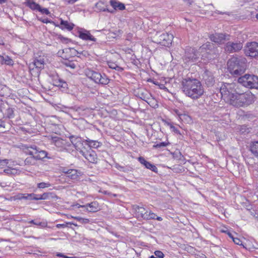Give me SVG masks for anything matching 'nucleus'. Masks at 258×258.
Listing matches in <instances>:
<instances>
[{"label":"nucleus","mask_w":258,"mask_h":258,"mask_svg":"<svg viewBox=\"0 0 258 258\" xmlns=\"http://www.w3.org/2000/svg\"><path fill=\"white\" fill-rule=\"evenodd\" d=\"M234 85L224 84L220 87V92L224 100L236 107L249 105L254 102L255 96L251 93H237L233 88Z\"/></svg>","instance_id":"f257e3e1"},{"label":"nucleus","mask_w":258,"mask_h":258,"mask_svg":"<svg viewBox=\"0 0 258 258\" xmlns=\"http://www.w3.org/2000/svg\"><path fill=\"white\" fill-rule=\"evenodd\" d=\"M181 86L184 94L194 100L200 98L204 93L201 82L197 79H183L181 82Z\"/></svg>","instance_id":"f03ea898"},{"label":"nucleus","mask_w":258,"mask_h":258,"mask_svg":"<svg viewBox=\"0 0 258 258\" xmlns=\"http://www.w3.org/2000/svg\"><path fill=\"white\" fill-rule=\"evenodd\" d=\"M229 72L234 76L242 75L246 69V59L242 56H233L227 62Z\"/></svg>","instance_id":"7ed1b4c3"},{"label":"nucleus","mask_w":258,"mask_h":258,"mask_svg":"<svg viewBox=\"0 0 258 258\" xmlns=\"http://www.w3.org/2000/svg\"><path fill=\"white\" fill-rule=\"evenodd\" d=\"M199 52L201 53L202 57L203 59L209 60L214 59L219 55L218 47L211 42L204 44L200 47Z\"/></svg>","instance_id":"20e7f679"},{"label":"nucleus","mask_w":258,"mask_h":258,"mask_svg":"<svg viewBox=\"0 0 258 258\" xmlns=\"http://www.w3.org/2000/svg\"><path fill=\"white\" fill-rule=\"evenodd\" d=\"M173 36L168 33L157 32L153 37V41L162 46L169 47L172 43Z\"/></svg>","instance_id":"39448f33"},{"label":"nucleus","mask_w":258,"mask_h":258,"mask_svg":"<svg viewBox=\"0 0 258 258\" xmlns=\"http://www.w3.org/2000/svg\"><path fill=\"white\" fill-rule=\"evenodd\" d=\"M86 74L88 78L96 84L107 85L110 81V79L104 73L101 74L93 70H88Z\"/></svg>","instance_id":"423d86ee"},{"label":"nucleus","mask_w":258,"mask_h":258,"mask_svg":"<svg viewBox=\"0 0 258 258\" xmlns=\"http://www.w3.org/2000/svg\"><path fill=\"white\" fill-rule=\"evenodd\" d=\"M230 36L226 33H215L209 36L210 39L213 42L221 45L226 41L230 40Z\"/></svg>","instance_id":"0eeeda50"},{"label":"nucleus","mask_w":258,"mask_h":258,"mask_svg":"<svg viewBox=\"0 0 258 258\" xmlns=\"http://www.w3.org/2000/svg\"><path fill=\"white\" fill-rule=\"evenodd\" d=\"M244 53L246 55L251 57L258 58V43L255 42L247 43Z\"/></svg>","instance_id":"6e6552de"},{"label":"nucleus","mask_w":258,"mask_h":258,"mask_svg":"<svg viewBox=\"0 0 258 258\" xmlns=\"http://www.w3.org/2000/svg\"><path fill=\"white\" fill-rule=\"evenodd\" d=\"M243 47V44L240 41H228L224 45V50L227 53H231L239 51Z\"/></svg>","instance_id":"1a4fd4ad"},{"label":"nucleus","mask_w":258,"mask_h":258,"mask_svg":"<svg viewBox=\"0 0 258 258\" xmlns=\"http://www.w3.org/2000/svg\"><path fill=\"white\" fill-rule=\"evenodd\" d=\"M200 54L196 49L192 48H189L186 49L184 55V60L186 61H191L192 62L197 60Z\"/></svg>","instance_id":"9d476101"},{"label":"nucleus","mask_w":258,"mask_h":258,"mask_svg":"<svg viewBox=\"0 0 258 258\" xmlns=\"http://www.w3.org/2000/svg\"><path fill=\"white\" fill-rule=\"evenodd\" d=\"M80 154L84 156L89 162L92 163L97 162V156L96 152L90 149L87 151L80 150Z\"/></svg>","instance_id":"9b49d317"},{"label":"nucleus","mask_w":258,"mask_h":258,"mask_svg":"<svg viewBox=\"0 0 258 258\" xmlns=\"http://www.w3.org/2000/svg\"><path fill=\"white\" fill-rule=\"evenodd\" d=\"M203 80L208 87L213 86L215 83V79L213 73L208 70H206L203 73Z\"/></svg>","instance_id":"f8f14e48"},{"label":"nucleus","mask_w":258,"mask_h":258,"mask_svg":"<svg viewBox=\"0 0 258 258\" xmlns=\"http://www.w3.org/2000/svg\"><path fill=\"white\" fill-rule=\"evenodd\" d=\"M52 143L54 145L60 149H65L67 147L70 146L69 143L67 141L62 139L61 138L55 136L52 137Z\"/></svg>","instance_id":"ddd939ff"},{"label":"nucleus","mask_w":258,"mask_h":258,"mask_svg":"<svg viewBox=\"0 0 258 258\" xmlns=\"http://www.w3.org/2000/svg\"><path fill=\"white\" fill-rule=\"evenodd\" d=\"M79 207L84 208L87 211L92 213L96 212L100 209L99 204L96 201H94L84 205H80Z\"/></svg>","instance_id":"4468645a"},{"label":"nucleus","mask_w":258,"mask_h":258,"mask_svg":"<svg viewBox=\"0 0 258 258\" xmlns=\"http://www.w3.org/2000/svg\"><path fill=\"white\" fill-rule=\"evenodd\" d=\"M79 37L84 40H91L95 42L96 39L91 34L89 31L81 29L78 31Z\"/></svg>","instance_id":"2eb2a0df"},{"label":"nucleus","mask_w":258,"mask_h":258,"mask_svg":"<svg viewBox=\"0 0 258 258\" xmlns=\"http://www.w3.org/2000/svg\"><path fill=\"white\" fill-rule=\"evenodd\" d=\"M69 138L71 142L77 150L80 149V147L83 145V142H85V140L80 137L76 136H71Z\"/></svg>","instance_id":"dca6fc26"},{"label":"nucleus","mask_w":258,"mask_h":258,"mask_svg":"<svg viewBox=\"0 0 258 258\" xmlns=\"http://www.w3.org/2000/svg\"><path fill=\"white\" fill-rule=\"evenodd\" d=\"M46 57L44 56H39L36 57L32 63L34 67L38 69H43L44 68V64Z\"/></svg>","instance_id":"f3484780"},{"label":"nucleus","mask_w":258,"mask_h":258,"mask_svg":"<svg viewBox=\"0 0 258 258\" xmlns=\"http://www.w3.org/2000/svg\"><path fill=\"white\" fill-rule=\"evenodd\" d=\"M138 160L140 162V163L145 166L146 168L150 169L151 171L155 173H157L158 169L156 167V166L154 164H152L150 162L146 161L144 157H139Z\"/></svg>","instance_id":"a211bd4d"},{"label":"nucleus","mask_w":258,"mask_h":258,"mask_svg":"<svg viewBox=\"0 0 258 258\" xmlns=\"http://www.w3.org/2000/svg\"><path fill=\"white\" fill-rule=\"evenodd\" d=\"M31 149H35L36 150V154L35 158L37 160H42L45 158L47 157V153L44 150H41L39 148L37 147L35 145L31 146L30 147Z\"/></svg>","instance_id":"6ab92c4d"},{"label":"nucleus","mask_w":258,"mask_h":258,"mask_svg":"<svg viewBox=\"0 0 258 258\" xmlns=\"http://www.w3.org/2000/svg\"><path fill=\"white\" fill-rule=\"evenodd\" d=\"M137 96L150 104L151 101L149 100L151 99L152 95L148 91L143 90L139 91L138 93Z\"/></svg>","instance_id":"aec40b11"},{"label":"nucleus","mask_w":258,"mask_h":258,"mask_svg":"<svg viewBox=\"0 0 258 258\" xmlns=\"http://www.w3.org/2000/svg\"><path fill=\"white\" fill-rule=\"evenodd\" d=\"M248 88H258V77L254 75H249L248 77Z\"/></svg>","instance_id":"412c9836"},{"label":"nucleus","mask_w":258,"mask_h":258,"mask_svg":"<svg viewBox=\"0 0 258 258\" xmlns=\"http://www.w3.org/2000/svg\"><path fill=\"white\" fill-rule=\"evenodd\" d=\"M136 215L138 218L145 220V217L147 216L148 211L143 207L137 206L135 208Z\"/></svg>","instance_id":"4be33fe9"},{"label":"nucleus","mask_w":258,"mask_h":258,"mask_svg":"<svg viewBox=\"0 0 258 258\" xmlns=\"http://www.w3.org/2000/svg\"><path fill=\"white\" fill-rule=\"evenodd\" d=\"M63 60H62V63L68 68L70 69H75L76 68L77 64V61H75L73 60H69L66 58V56H62Z\"/></svg>","instance_id":"5701e85b"},{"label":"nucleus","mask_w":258,"mask_h":258,"mask_svg":"<svg viewBox=\"0 0 258 258\" xmlns=\"http://www.w3.org/2000/svg\"><path fill=\"white\" fill-rule=\"evenodd\" d=\"M63 172L67 175V176L72 179H77L79 176V173L76 169H63Z\"/></svg>","instance_id":"b1692460"},{"label":"nucleus","mask_w":258,"mask_h":258,"mask_svg":"<svg viewBox=\"0 0 258 258\" xmlns=\"http://www.w3.org/2000/svg\"><path fill=\"white\" fill-rule=\"evenodd\" d=\"M85 142L90 148H92L97 149L102 146V143L101 142L96 140H90L88 138H86L85 140Z\"/></svg>","instance_id":"393cba45"},{"label":"nucleus","mask_w":258,"mask_h":258,"mask_svg":"<svg viewBox=\"0 0 258 258\" xmlns=\"http://www.w3.org/2000/svg\"><path fill=\"white\" fill-rule=\"evenodd\" d=\"M110 4L115 10H123L125 8L124 4L117 1L116 0H111L110 1Z\"/></svg>","instance_id":"a878e982"},{"label":"nucleus","mask_w":258,"mask_h":258,"mask_svg":"<svg viewBox=\"0 0 258 258\" xmlns=\"http://www.w3.org/2000/svg\"><path fill=\"white\" fill-rule=\"evenodd\" d=\"M95 7L97 9V10L100 12H108L110 13H114L113 10L110 11L108 9H107V5H105V4L102 1H99L98 3H97L95 5Z\"/></svg>","instance_id":"bb28decb"},{"label":"nucleus","mask_w":258,"mask_h":258,"mask_svg":"<svg viewBox=\"0 0 258 258\" xmlns=\"http://www.w3.org/2000/svg\"><path fill=\"white\" fill-rule=\"evenodd\" d=\"M60 28L62 29H67L69 31L72 30L74 27V24L73 23H69L67 21H64L62 19H61L60 20Z\"/></svg>","instance_id":"cd10ccee"},{"label":"nucleus","mask_w":258,"mask_h":258,"mask_svg":"<svg viewBox=\"0 0 258 258\" xmlns=\"http://www.w3.org/2000/svg\"><path fill=\"white\" fill-rule=\"evenodd\" d=\"M249 74H245L238 79V82L242 86L248 88Z\"/></svg>","instance_id":"c85d7f7f"},{"label":"nucleus","mask_w":258,"mask_h":258,"mask_svg":"<svg viewBox=\"0 0 258 258\" xmlns=\"http://www.w3.org/2000/svg\"><path fill=\"white\" fill-rule=\"evenodd\" d=\"M58 199V197L54 195V194L52 192H45L43 193L42 195H40V198L42 200H46V199Z\"/></svg>","instance_id":"c756f323"},{"label":"nucleus","mask_w":258,"mask_h":258,"mask_svg":"<svg viewBox=\"0 0 258 258\" xmlns=\"http://www.w3.org/2000/svg\"><path fill=\"white\" fill-rule=\"evenodd\" d=\"M26 4V6L29 7L32 10H37L39 11V10L40 8V6L34 2L28 1Z\"/></svg>","instance_id":"7c9ffc66"},{"label":"nucleus","mask_w":258,"mask_h":258,"mask_svg":"<svg viewBox=\"0 0 258 258\" xmlns=\"http://www.w3.org/2000/svg\"><path fill=\"white\" fill-rule=\"evenodd\" d=\"M0 61L2 63H5L7 65L12 66L13 64V60L9 56L4 57L0 55Z\"/></svg>","instance_id":"2f4dec72"},{"label":"nucleus","mask_w":258,"mask_h":258,"mask_svg":"<svg viewBox=\"0 0 258 258\" xmlns=\"http://www.w3.org/2000/svg\"><path fill=\"white\" fill-rule=\"evenodd\" d=\"M250 151L256 157H258V141L254 142L250 146Z\"/></svg>","instance_id":"473e14b6"},{"label":"nucleus","mask_w":258,"mask_h":258,"mask_svg":"<svg viewBox=\"0 0 258 258\" xmlns=\"http://www.w3.org/2000/svg\"><path fill=\"white\" fill-rule=\"evenodd\" d=\"M115 167L119 171L124 172H128L129 171H131L133 169V168L130 166H122L117 163L115 164Z\"/></svg>","instance_id":"72a5a7b5"},{"label":"nucleus","mask_w":258,"mask_h":258,"mask_svg":"<svg viewBox=\"0 0 258 258\" xmlns=\"http://www.w3.org/2000/svg\"><path fill=\"white\" fill-rule=\"evenodd\" d=\"M36 159L35 157H28L24 161L25 165H34L36 164Z\"/></svg>","instance_id":"f704fd0d"},{"label":"nucleus","mask_w":258,"mask_h":258,"mask_svg":"<svg viewBox=\"0 0 258 258\" xmlns=\"http://www.w3.org/2000/svg\"><path fill=\"white\" fill-rule=\"evenodd\" d=\"M57 86L59 87L62 88V91H66L68 89V84L67 83L61 80H59L58 82H57Z\"/></svg>","instance_id":"c9c22d12"},{"label":"nucleus","mask_w":258,"mask_h":258,"mask_svg":"<svg viewBox=\"0 0 258 258\" xmlns=\"http://www.w3.org/2000/svg\"><path fill=\"white\" fill-rule=\"evenodd\" d=\"M6 116L8 118H13L14 117V111L13 108H9L6 110Z\"/></svg>","instance_id":"e433bc0d"},{"label":"nucleus","mask_w":258,"mask_h":258,"mask_svg":"<svg viewBox=\"0 0 258 258\" xmlns=\"http://www.w3.org/2000/svg\"><path fill=\"white\" fill-rule=\"evenodd\" d=\"M170 143L169 142H160L159 143H157L153 145L154 148H163L166 147L167 145H169Z\"/></svg>","instance_id":"4c0bfd02"},{"label":"nucleus","mask_w":258,"mask_h":258,"mask_svg":"<svg viewBox=\"0 0 258 258\" xmlns=\"http://www.w3.org/2000/svg\"><path fill=\"white\" fill-rule=\"evenodd\" d=\"M72 218L80 222L82 224H87L90 222L89 219L83 218L81 217H72Z\"/></svg>","instance_id":"58836bf2"},{"label":"nucleus","mask_w":258,"mask_h":258,"mask_svg":"<svg viewBox=\"0 0 258 258\" xmlns=\"http://www.w3.org/2000/svg\"><path fill=\"white\" fill-rule=\"evenodd\" d=\"M29 223L40 226L41 227H45L47 226V223L44 222H42L32 220L30 221Z\"/></svg>","instance_id":"ea45409f"},{"label":"nucleus","mask_w":258,"mask_h":258,"mask_svg":"<svg viewBox=\"0 0 258 258\" xmlns=\"http://www.w3.org/2000/svg\"><path fill=\"white\" fill-rule=\"evenodd\" d=\"M108 66L110 68L114 69L118 71H122L123 70L121 67L118 66L116 63L112 62H108Z\"/></svg>","instance_id":"a19ab883"},{"label":"nucleus","mask_w":258,"mask_h":258,"mask_svg":"<svg viewBox=\"0 0 258 258\" xmlns=\"http://www.w3.org/2000/svg\"><path fill=\"white\" fill-rule=\"evenodd\" d=\"M156 217H157V215L155 213L150 211L147 213V216L146 217H145V220H148L151 219H155Z\"/></svg>","instance_id":"79ce46f5"},{"label":"nucleus","mask_w":258,"mask_h":258,"mask_svg":"<svg viewBox=\"0 0 258 258\" xmlns=\"http://www.w3.org/2000/svg\"><path fill=\"white\" fill-rule=\"evenodd\" d=\"M30 146L28 147L27 151L26 152L27 154L30 155V157H35L36 156V154L37 153L36 150L35 149H31Z\"/></svg>","instance_id":"37998d69"},{"label":"nucleus","mask_w":258,"mask_h":258,"mask_svg":"<svg viewBox=\"0 0 258 258\" xmlns=\"http://www.w3.org/2000/svg\"><path fill=\"white\" fill-rule=\"evenodd\" d=\"M50 186V184L49 182H40L37 184V187L39 188H44L45 187H48Z\"/></svg>","instance_id":"c03bdc74"},{"label":"nucleus","mask_w":258,"mask_h":258,"mask_svg":"<svg viewBox=\"0 0 258 258\" xmlns=\"http://www.w3.org/2000/svg\"><path fill=\"white\" fill-rule=\"evenodd\" d=\"M72 224H73V225H74L76 226H77V224H74V223H71V222H68V223H66L65 224H57L56 227L57 228H65V227H68L69 225H72Z\"/></svg>","instance_id":"a18cd8bd"},{"label":"nucleus","mask_w":258,"mask_h":258,"mask_svg":"<svg viewBox=\"0 0 258 258\" xmlns=\"http://www.w3.org/2000/svg\"><path fill=\"white\" fill-rule=\"evenodd\" d=\"M33 196H34V194L33 193L27 194L26 195H23V196L21 198H20V199L32 200L33 199Z\"/></svg>","instance_id":"49530a36"},{"label":"nucleus","mask_w":258,"mask_h":258,"mask_svg":"<svg viewBox=\"0 0 258 258\" xmlns=\"http://www.w3.org/2000/svg\"><path fill=\"white\" fill-rule=\"evenodd\" d=\"M168 125L170 126V128L172 130V131L174 132L175 133L181 135L180 131L176 127H175L172 123H168Z\"/></svg>","instance_id":"de8ad7c7"},{"label":"nucleus","mask_w":258,"mask_h":258,"mask_svg":"<svg viewBox=\"0 0 258 258\" xmlns=\"http://www.w3.org/2000/svg\"><path fill=\"white\" fill-rule=\"evenodd\" d=\"M154 254L158 258H163L164 256V254H163V253L160 250L155 251L154 252Z\"/></svg>","instance_id":"09e8293b"},{"label":"nucleus","mask_w":258,"mask_h":258,"mask_svg":"<svg viewBox=\"0 0 258 258\" xmlns=\"http://www.w3.org/2000/svg\"><path fill=\"white\" fill-rule=\"evenodd\" d=\"M39 12H41L42 14H45L47 15H48L50 14V12L49 10L46 8H42L40 7V8L39 10Z\"/></svg>","instance_id":"8fccbe9b"},{"label":"nucleus","mask_w":258,"mask_h":258,"mask_svg":"<svg viewBox=\"0 0 258 258\" xmlns=\"http://www.w3.org/2000/svg\"><path fill=\"white\" fill-rule=\"evenodd\" d=\"M38 20L43 23L47 24V23H53V22L51 20L48 19L47 18H44V19L41 18V19H39Z\"/></svg>","instance_id":"3c124183"},{"label":"nucleus","mask_w":258,"mask_h":258,"mask_svg":"<svg viewBox=\"0 0 258 258\" xmlns=\"http://www.w3.org/2000/svg\"><path fill=\"white\" fill-rule=\"evenodd\" d=\"M233 241L236 244H237V245H242V242L241 241V240L238 238H237V237H234L233 239Z\"/></svg>","instance_id":"603ef678"},{"label":"nucleus","mask_w":258,"mask_h":258,"mask_svg":"<svg viewBox=\"0 0 258 258\" xmlns=\"http://www.w3.org/2000/svg\"><path fill=\"white\" fill-rule=\"evenodd\" d=\"M174 155H176V157H179V160H181L182 158H183V156L181 154V152L178 151V152H175ZM175 158V156H174Z\"/></svg>","instance_id":"864d4df0"},{"label":"nucleus","mask_w":258,"mask_h":258,"mask_svg":"<svg viewBox=\"0 0 258 258\" xmlns=\"http://www.w3.org/2000/svg\"><path fill=\"white\" fill-rule=\"evenodd\" d=\"M9 163V160L8 159H0V165H6Z\"/></svg>","instance_id":"5fc2aeb1"},{"label":"nucleus","mask_w":258,"mask_h":258,"mask_svg":"<svg viewBox=\"0 0 258 258\" xmlns=\"http://www.w3.org/2000/svg\"><path fill=\"white\" fill-rule=\"evenodd\" d=\"M40 195H36V194H34V196H33L32 200H42L41 199H39L40 198Z\"/></svg>","instance_id":"6e6d98bb"},{"label":"nucleus","mask_w":258,"mask_h":258,"mask_svg":"<svg viewBox=\"0 0 258 258\" xmlns=\"http://www.w3.org/2000/svg\"><path fill=\"white\" fill-rule=\"evenodd\" d=\"M64 51H66V52H68V51H74V54H75V52H76L77 51L74 49V48H67V49H65L64 50H63V52H64Z\"/></svg>","instance_id":"4d7b16f0"},{"label":"nucleus","mask_w":258,"mask_h":258,"mask_svg":"<svg viewBox=\"0 0 258 258\" xmlns=\"http://www.w3.org/2000/svg\"><path fill=\"white\" fill-rule=\"evenodd\" d=\"M0 127L5 128V122L2 119H0Z\"/></svg>","instance_id":"13d9d810"},{"label":"nucleus","mask_w":258,"mask_h":258,"mask_svg":"<svg viewBox=\"0 0 258 258\" xmlns=\"http://www.w3.org/2000/svg\"><path fill=\"white\" fill-rule=\"evenodd\" d=\"M184 3H186L188 5H190L193 3V1L192 0H183Z\"/></svg>","instance_id":"bf43d9fd"},{"label":"nucleus","mask_w":258,"mask_h":258,"mask_svg":"<svg viewBox=\"0 0 258 258\" xmlns=\"http://www.w3.org/2000/svg\"><path fill=\"white\" fill-rule=\"evenodd\" d=\"M224 232L226 233L229 236V237H230L231 239H233L234 238V237L233 236V235L229 232V231H224Z\"/></svg>","instance_id":"052dcab7"},{"label":"nucleus","mask_w":258,"mask_h":258,"mask_svg":"<svg viewBox=\"0 0 258 258\" xmlns=\"http://www.w3.org/2000/svg\"><path fill=\"white\" fill-rule=\"evenodd\" d=\"M56 255L57 256L62 257H64V258H66V255H64L63 254H62L61 253H57Z\"/></svg>","instance_id":"680f3d73"},{"label":"nucleus","mask_w":258,"mask_h":258,"mask_svg":"<svg viewBox=\"0 0 258 258\" xmlns=\"http://www.w3.org/2000/svg\"><path fill=\"white\" fill-rule=\"evenodd\" d=\"M66 1H67L70 4H74L76 2H77L78 0H66Z\"/></svg>","instance_id":"e2e57ef3"},{"label":"nucleus","mask_w":258,"mask_h":258,"mask_svg":"<svg viewBox=\"0 0 258 258\" xmlns=\"http://www.w3.org/2000/svg\"><path fill=\"white\" fill-rule=\"evenodd\" d=\"M160 88L161 89H164L165 91H167L168 90L167 88L166 87H165L164 85H162V84L161 85V86H160Z\"/></svg>","instance_id":"0e129e2a"},{"label":"nucleus","mask_w":258,"mask_h":258,"mask_svg":"<svg viewBox=\"0 0 258 258\" xmlns=\"http://www.w3.org/2000/svg\"><path fill=\"white\" fill-rule=\"evenodd\" d=\"M155 219H156L157 220H158L159 221H161L162 220V218L161 217H158L157 216V217H156Z\"/></svg>","instance_id":"69168bd1"},{"label":"nucleus","mask_w":258,"mask_h":258,"mask_svg":"<svg viewBox=\"0 0 258 258\" xmlns=\"http://www.w3.org/2000/svg\"><path fill=\"white\" fill-rule=\"evenodd\" d=\"M7 1V0H0V5L6 3Z\"/></svg>","instance_id":"338daca9"},{"label":"nucleus","mask_w":258,"mask_h":258,"mask_svg":"<svg viewBox=\"0 0 258 258\" xmlns=\"http://www.w3.org/2000/svg\"><path fill=\"white\" fill-rule=\"evenodd\" d=\"M148 82H153V83L155 84V85H158V82H154L153 81H152L151 79H150L148 80Z\"/></svg>","instance_id":"774afa93"}]
</instances>
